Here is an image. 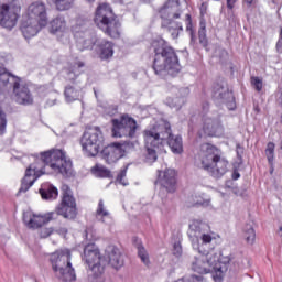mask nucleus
<instances>
[{
  "label": "nucleus",
  "mask_w": 282,
  "mask_h": 282,
  "mask_svg": "<svg viewBox=\"0 0 282 282\" xmlns=\"http://www.w3.org/2000/svg\"><path fill=\"white\" fill-rule=\"evenodd\" d=\"M21 17V0H11L9 3L0 6V25L7 30H12L17 26Z\"/></svg>",
  "instance_id": "nucleus-9"
},
{
  "label": "nucleus",
  "mask_w": 282,
  "mask_h": 282,
  "mask_svg": "<svg viewBox=\"0 0 282 282\" xmlns=\"http://www.w3.org/2000/svg\"><path fill=\"white\" fill-rule=\"evenodd\" d=\"M127 171H129V165L123 166L117 175V182L123 186H127V183L123 182V180L127 177Z\"/></svg>",
  "instance_id": "nucleus-39"
},
{
  "label": "nucleus",
  "mask_w": 282,
  "mask_h": 282,
  "mask_svg": "<svg viewBox=\"0 0 282 282\" xmlns=\"http://www.w3.org/2000/svg\"><path fill=\"white\" fill-rule=\"evenodd\" d=\"M91 173L97 175L98 177H110L111 171L107 169L105 165L96 164L91 167Z\"/></svg>",
  "instance_id": "nucleus-33"
},
{
  "label": "nucleus",
  "mask_w": 282,
  "mask_h": 282,
  "mask_svg": "<svg viewBox=\"0 0 282 282\" xmlns=\"http://www.w3.org/2000/svg\"><path fill=\"white\" fill-rule=\"evenodd\" d=\"M22 19H26L33 21L34 23H39L42 28H45L48 23L47 19V7L45 3L41 1L32 2Z\"/></svg>",
  "instance_id": "nucleus-14"
},
{
  "label": "nucleus",
  "mask_w": 282,
  "mask_h": 282,
  "mask_svg": "<svg viewBox=\"0 0 282 282\" xmlns=\"http://www.w3.org/2000/svg\"><path fill=\"white\" fill-rule=\"evenodd\" d=\"M235 3H237V0H227V8L232 10V8H235Z\"/></svg>",
  "instance_id": "nucleus-51"
},
{
  "label": "nucleus",
  "mask_w": 282,
  "mask_h": 282,
  "mask_svg": "<svg viewBox=\"0 0 282 282\" xmlns=\"http://www.w3.org/2000/svg\"><path fill=\"white\" fill-rule=\"evenodd\" d=\"M53 232H54L53 228L44 227L39 230V237L40 239H47V237L52 236Z\"/></svg>",
  "instance_id": "nucleus-40"
},
{
  "label": "nucleus",
  "mask_w": 282,
  "mask_h": 282,
  "mask_svg": "<svg viewBox=\"0 0 282 282\" xmlns=\"http://www.w3.org/2000/svg\"><path fill=\"white\" fill-rule=\"evenodd\" d=\"M82 147L88 158H96L100 153V144L98 142H85Z\"/></svg>",
  "instance_id": "nucleus-30"
},
{
  "label": "nucleus",
  "mask_w": 282,
  "mask_h": 282,
  "mask_svg": "<svg viewBox=\"0 0 282 282\" xmlns=\"http://www.w3.org/2000/svg\"><path fill=\"white\" fill-rule=\"evenodd\" d=\"M102 131L99 127H86L82 142H102Z\"/></svg>",
  "instance_id": "nucleus-22"
},
{
  "label": "nucleus",
  "mask_w": 282,
  "mask_h": 282,
  "mask_svg": "<svg viewBox=\"0 0 282 282\" xmlns=\"http://www.w3.org/2000/svg\"><path fill=\"white\" fill-rule=\"evenodd\" d=\"M174 257H182V243L175 242L173 247Z\"/></svg>",
  "instance_id": "nucleus-46"
},
{
  "label": "nucleus",
  "mask_w": 282,
  "mask_h": 282,
  "mask_svg": "<svg viewBox=\"0 0 282 282\" xmlns=\"http://www.w3.org/2000/svg\"><path fill=\"white\" fill-rule=\"evenodd\" d=\"M144 2H149V1H151V0H143Z\"/></svg>",
  "instance_id": "nucleus-58"
},
{
  "label": "nucleus",
  "mask_w": 282,
  "mask_h": 282,
  "mask_svg": "<svg viewBox=\"0 0 282 282\" xmlns=\"http://www.w3.org/2000/svg\"><path fill=\"white\" fill-rule=\"evenodd\" d=\"M52 269L56 276L64 282L76 279V271L72 268V253L69 251H56L51 256Z\"/></svg>",
  "instance_id": "nucleus-7"
},
{
  "label": "nucleus",
  "mask_w": 282,
  "mask_h": 282,
  "mask_svg": "<svg viewBox=\"0 0 282 282\" xmlns=\"http://www.w3.org/2000/svg\"><path fill=\"white\" fill-rule=\"evenodd\" d=\"M251 85L254 86V89H257V91H261L263 89V82L259 77H252Z\"/></svg>",
  "instance_id": "nucleus-43"
},
{
  "label": "nucleus",
  "mask_w": 282,
  "mask_h": 282,
  "mask_svg": "<svg viewBox=\"0 0 282 282\" xmlns=\"http://www.w3.org/2000/svg\"><path fill=\"white\" fill-rule=\"evenodd\" d=\"M45 166H50L53 173L63 177H72L74 175V164L72 159L67 158V153L61 149H51L40 153V158L31 163L21 180L19 193H28L29 188L34 186L39 177L45 175Z\"/></svg>",
  "instance_id": "nucleus-2"
},
{
  "label": "nucleus",
  "mask_w": 282,
  "mask_h": 282,
  "mask_svg": "<svg viewBox=\"0 0 282 282\" xmlns=\"http://www.w3.org/2000/svg\"><path fill=\"white\" fill-rule=\"evenodd\" d=\"M142 263L145 268H151V259H149V252L145 250L142 251Z\"/></svg>",
  "instance_id": "nucleus-45"
},
{
  "label": "nucleus",
  "mask_w": 282,
  "mask_h": 282,
  "mask_svg": "<svg viewBox=\"0 0 282 282\" xmlns=\"http://www.w3.org/2000/svg\"><path fill=\"white\" fill-rule=\"evenodd\" d=\"M132 245L137 247L138 257L142 259V240L138 236H134L132 237Z\"/></svg>",
  "instance_id": "nucleus-41"
},
{
  "label": "nucleus",
  "mask_w": 282,
  "mask_h": 282,
  "mask_svg": "<svg viewBox=\"0 0 282 282\" xmlns=\"http://www.w3.org/2000/svg\"><path fill=\"white\" fill-rule=\"evenodd\" d=\"M167 145L175 155H182L184 153V145L182 142H169Z\"/></svg>",
  "instance_id": "nucleus-36"
},
{
  "label": "nucleus",
  "mask_w": 282,
  "mask_h": 282,
  "mask_svg": "<svg viewBox=\"0 0 282 282\" xmlns=\"http://www.w3.org/2000/svg\"><path fill=\"white\" fill-rule=\"evenodd\" d=\"M43 28L45 26H41L39 22H34V20L22 18L20 30L24 39H32V36H36V34H39Z\"/></svg>",
  "instance_id": "nucleus-19"
},
{
  "label": "nucleus",
  "mask_w": 282,
  "mask_h": 282,
  "mask_svg": "<svg viewBox=\"0 0 282 282\" xmlns=\"http://www.w3.org/2000/svg\"><path fill=\"white\" fill-rule=\"evenodd\" d=\"M158 145L153 143H149L147 145V155H145V162L148 164H153L155 160H158Z\"/></svg>",
  "instance_id": "nucleus-32"
},
{
  "label": "nucleus",
  "mask_w": 282,
  "mask_h": 282,
  "mask_svg": "<svg viewBox=\"0 0 282 282\" xmlns=\"http://www.w3.org/2000/svg\"><path fill=\"white\" fill-rule=\"evenodd\" d=\"M56 219V213L50 212L44 215H33L29 220H25L28 228H33L36 230L45 224H50V221H54Z\"/></svg>",
  "instance_id": "nucleus-17"
},
{
  "label": "nucleus",
  "mask_w": 282,
  "mask_h": 282,
  "mask_svg": "<svg viewBox=\"0 0 282 282\" xmlns=\"http://www.w3.org/2000/svg\"><path fill=\"white\" fill-rule=\"evenodd\" d=\"M204 276L202 275H192L189 280L180 279L176 282H203Z\"/></svg>",
  "instance_id": "nucleus-44"
},
{
  "label": "nucleus",
  "mask_w": 282,
  "mask_h": 282,
  "mask_svg": "<svg viewBox=\"0 0 282 282\" xmlns=\"http://www.w3.org/2000/svg\"><path fill=\"white\" fill-rule=\"evenodd\" d=\"M63 232H64L65 235H67V229H63Z\"/></svg>",
  "instance_id": "nucleus-57"
},
{
  "label": "nucleus",
  "mask_w": 282,
  "mask_h": 282,
  "mask_svg": "<svg viewBox=\"0 0 282 282\" xmlns=\"http://www.w3.org/2000/svg\"><path fill=\"white\" fill-rule=\"evenodd\" d=\"M84 259L93 272L94 279L102 276L105 267L100 263L102 256L96 243H88L84 248Z\"/></svg>",
  "instance_id": "nucleus-12"
},
{
  "label": "nucleus",
  "mask_w": 282,
  "mask_h": 282,
  "mask_svg": "<svg viewBox=\"0 0 282 282\" xmlns=\"http://www.w3.org/2000/svg\"><path fill=\"white\" fill-rule=\"evenodd\" d=\"M265 155L270 164H272V162H274V143L273 142L268 143Z\"/></svg>",
  "instance_id": "nucleus-38"
},
{
  "label": "nucleus",
  "mask_w": 282,
  "mask_h": 282,
  "mask_svg": "<svg viewBox=\"0 0 282 282\" xmlns=\"http://www.w3.org/2000/svg\"><path fill=\"white\" fill-rule=\"evenodd\" d=\"M95 217L102 224H105L107 219H111V213L107 210V207L105 206V200L100 199L98 202V206L95 212Z\"/></svg>",
  "instance_id": "nucleus-28"
},
{
  "label": "nucleus",
  "mask_w": 282,
  "mask_h": 282,
  "mask_svg": "<svg viewBox=\"0 0 282 282\" xmlns=\"http://www.w3.org/2000/svg\"><path fill=\"white\" fill-rule=\"evenodd\" d=\"M152 47L154 50V62L153 69L155 74H170V76H175L180 74L182 66L180 65V59L175 50L171 47L166 41L160 39L153 42Z\"/></svg>",
  "instance_id": "nucleus-4"
},
{
  "label": "nucleus",
  "mask_w": 282,
  "mask_h": 282,
  "mask_svg": "<svg viewBox=\"0 0 282 282\" xmlns=\"http://www.w3.org/2000/svg\"><path fill=\"white\" fill-rule=\"evenodd\" d=\"M55 219L59 215L64 219L73 221L78 217V206L76 205V198L72 194V188L64 185L62 187V199L55 208Z\"/></svg>",
  "instance_id": "nucleus-8"
},
{
  "label": "nucleus",
  "mask_w": 282,
  "mask_h": 282,
  "mask_svg": "<svg viewBox=\"0 0 282 282\" xmlns=\"http://www.w3.org/2000/svg\"><path fill=\"white\" fill-rule=\"evenodd\" d=\"M134 149V142L110 143L101 150V155L106 164H116L118 160H122L124 155L131 153Z\"/></svg>",
  "instance_id": "nucleus-10"
},
{
  "label": "nucleus",
  "mask_w": 282,
  "mask_h": 282,
  "mask_svg": "<svg viewBox=\"0 0 282 282\" xmlns=\"http://www.w3.org/2000/svg\"><path fill=\"white\" fill-rule=\"evenodd\" d=\"M203 131L205 135H209V138H219V135L224 133V127L219 120L207 118L204 121Z\"/></svg>",
  "instance_id": "nucleus-18"
},
{
  "label": "nucleus",
  "mask_w": 282,
  "mask_h": 282,
  "mask_svg": "<svg viewBox=\"0 0 282 282\" xmlns=\"http://www.w3.org/2000/svg\"><path fill=\"white\" fill-rule=\"evenodd\" d=\"M185 19H186V22H187V32H189L192 39H193V25L191 24V14H185Z\"/></svg>",
  "instance_id": "nucleus-49"
},
{
  "label": "nucleus",
  "mask_w": 282,
  "mask_h": 282,
  "mask_svg": "<svg viewBox=\"0 0 282 282\" xmlns=\"http://www.w3.org/2000/svg\"><path fill=\"white\" fill-rule=\"evenodd\" d=\"M74 67H78L80 69V67H85V63L84 62H76L74 64Z\"/></svg>",
  "instance_id": "nucleus-53"
},
{
  "label": "nucleus",
  "mask_w": 282,
  "mask_h": 282,
  "mask_svg": "<svg viewBox=\"0 0 282 282\" xmlns=\"http://www.w3.org/2000/svg\"><path fill=\"white\" fill-rule=\"evenodd\" d=\"M198 39L202 45H207L208 40L206 39V26L202 25L200 30L198 31Z\"/></svg>",
  "instance_id": "nucleus-42"
},
{
  "label": "nucleus",
  "mask_w": 282,
  "mask_h": 282,
  "mask_svg": "<svg viewBox=\"0 0 282 282\" xmlns=\"http://www.w3.org/2000/svg\"><path fill=\"white\" fill-rule=\"evenodd\" d=\"M215 98H219L220 100L227 101L228 109L232 110L235 109V97L232 96V93L228 91V88L220 86L214 91Z\"/></svg>",
  "instance_id": "nucleus-23"
},
{
  "label": "nucleus",
  "mask_w": 282,
  "mask_h": 282,
  "mask_svg": "<svg viewBox=\"0 0 282 282\" xmlns=\"http://www.w3.org/2000/svg\"><path fill=\"white\" fill-rule=\"evenodd\" d=\"M66 102H75L80 98V91L76 90L73 86H66L64 90Z\"/></svg>",
  "instance_id": "nucleus-31"
},
{
  "label": "nucleus",
  "mask_w": 282,
  "mask_h": 282,
  "mask_svg": "<svg viewBox=\"0 0 282 282\" xmlns=\"http://www.w3.org/2000/svg\"><path fill=\"white\" fill-rule=\"evenodd\" d=\"M165 104L169 107H174L175 109H181L182 105H184V98L182 97H167Z\"/></svg>",
  "instance_id": "nucleus-34"
},
{
  "label": "nucleus",
  "mask_w": 282,
  "mask_h": 282,
  "mask_svg": "<svg viewBox=\"0 0 282 282\" xmlns=\"http://www.w3.org/2000/svg\"><path fill=\"white\" fill-rule=\"evenodd\" d=\"M200 12H202V13L206 12V3H203V4H202Z\"/></svg>",
  "instance_id": "nucleus-54"
},
{
  "label": "nucleus",
  "mask_w": 282,
  "mask_h": 282,
  "mask_svg": "<svg viewBox=\"0 0 282 282\" xmlns=\"http://www.w3.org/2000/svg\"><path fill=\"white\" fill-rule=\"evenodd\" d=\"M210 226L202 220H192L188 229V237L191 239L194 250L198 254L194 256L191 260V270L197 274H213L216 282H221L228 265L221 262V253L212 250L206 253L204 246L213 242V236L208 234Z\"/></svg>",
  "instance_id": "nucleus-1"
},
{
  "label": "nucleus",
  "mask_w": 282,
  "mask_h": 282,
  "mask_svg": "<svg viewBox=\"0 0 282 282\" xmlns=\"http://www.w3.org/2000/svg\"><path fill=\"white\" fill-rule=\"evenodd\" d=\"M109 264L111 268H115V270H119V268H122L124 265V258L122 257V253H120V249L113 248L111 252L108 254Z\"/></svg>",
  "instance_id": "nucleus-26"
},
{
  "label": "nucleus",
  "mask_w": 282,
  "mask_h": 282,
  "mask_svg": "<svg viewBox=\"0 0 282 282\" xmlns=\"http://www.w3.org/2000/svg\"><path fill=\"white\" fill-rule=\"evenodd\" d=\"M245 239L249 246H252L254 243V239H257V234L254 232V229L252 226H247L245 230Z\"/></svg>",
  "instance_id": "nucleus-35"
},
{
  "label": "nucleus",
  "mask_w": 282,
  "mask_h": 282,
  "mask_svg": "<svg viewBox=\"0 0 282 282\" xmlns=\"http://www.w3.org/2000/svg\"><path fill=\"white\" fill-rule=\"evenodd\" d=\"M10 80L14 86L17 80H21V78L12 75L6 67H0V87H8L10 85Z\"/></svg>",
  "instance_id": "nucleus-27"
},
{
  "label": "nucleus",
  "mask_w": 282,
  "mask_h": 282,
  "mask_svg": "<svg viewBox=\"0 0 282 282\" xmlns=\"http://www.w3.org/2000/svg\"><path fill=\"white\" fill-rule=\"evenodd\" d=\"M39 193L42 199H56L58 197V188L50 183L42 184Z\"/></svg>",
  "instance_id": "nucleus-25"
},
{
  "label": "nucleus",
  "mask_w": 282,
  "mask_h": 282,
  "mask_svg": "<svg viewBox=\"0 0 282 282\" xmlns=\"http://www.w3.org/2000/svg\"><path fill=\"white\" fill-rule=\"evenodd\" d=\"M51 34H65L67 32V22L63 17H56L50 22Z\"/></svg>",
  "instance_id": "nucleus-24"
},
{
  "label": "nucleus",
  "mask_w": 282,
  "mask_h": 282,
  "mask_svg": "<svg viewBox=\"0 0 282 282\" xmlns=\"http://www.w3.org/2000/svg\"><path fill=\"white\" fill-rule=\"evenodd\" d=\"M94 23L109 39H120L122 34V23L108 3H101L97 7Z\"/></svg>",
  "instance_id": "nucleus-6"
},
{
  "label": "nucleus",
  "mask_w": 282,
  "mask_h": 282,
  "mask_svg": "<svg viewBox=\"0 0 282 282\" xmlns=\"http://www.w3.org/2000/svg\"><path fill=\"white\" fill-rule=\"evenodd\" d=\"M159 15L162 28L170 32L172 39H177L184 32V7L180 0H167L159 10Z\"/></svg>",
  "instance_id": "nucleus-5"
},
{
  "label": "nucleus",
  "mask_w": 282,
  "mask_h": 282,
  "mask_svg": "<svg viewBox=\"0 0 282 282\" xmlns=\"http://www.w3.org/2000/svg\"><path fill=\"white\" fill-rule=\"evenodd\" d=\"M13 91L15 94V101L18 105H23L24 107L34 105V97L32 96L30 88L25 85L21 86V79H15Z\"/></svg>",
  "instance_id": "nucleus-15"
},
{
  "label": "nucleus",
  "mask_w": 282,
  "mask_h": 282,
  "mask_svg": "<svg viewBox=\"0 0 282 282\" xmlns=\"http://www.w3.org/2000/svg\"><path fill=\"white\" fill-rule=\"evenodd\" d=\"M280 230H282V227H280Z\"/></svg>",
  "instance_id": "nucleus-59"
},
{
  "label": "nucleus",
  "mask_w": 282,
  "mask_h": 282,
  "mask_svg": "<svg viewBox=\"0 0 282 282\" xmlns=\"http://www.w3.org/2000/svg\"><path fill=\"white\" fill-rule=\"evenodd\" d=\"M6 124H7L6 115L0 110V132L6 129Z\"/></svg>",
  "instance_id": "nucleus-50"
},
{
  "label": "nucleus",
  "mask_w": 282,
  "mask_h": 282,
  "mask_svg": "<svg viewBox=\"0 0 282 282\" xmlns=\"http://www.w3.org/2000/svg\"><path fill=\"white\" fill-rule=\"evenodd\" d=\"M196 164L203 171H207L212 177H216V180L224 177L228 173V159L224 156L221 150L209 142L200 145V153Z\"/></svg>",
  "instance_id": "nucleus-3"
},
{
  "label": "nucleus",
  "mask_w": 282,
  "mask_h": 282,
  "mask_svg": "<svg viewBox=\"0 0 282 282\" xmlns=\"http://www.w3.org/2000/svg\"><path fill=\"white\" fill-rule=\"evenodd\" d=\"M240 175L239 173H234V180H239Z\"/></svg>",
  "instance_id": "nucleus-56"
},
{
  "label": "nucleus",
  "mask_w": 282,
  "mask_h": 282,
  "mask_svg": "<svg viewBox=\"0 0 282 282\" xmlns=\"http://www.w3.org/2000/svg\"><path fill=\"white\" fill-rule=\"evenodd\" d=\"M96 52L101 61H109L113 57V42L101 40L97 43Z\"/></svg>",
  "instance_id": "nucleus-21"
},
{
  "label": "nucleus",
  "mask_w": 282,
  "mask_h": 282,
  "mask_svg": "<svg viewBox=\"0 0 282 282\" xmlns=\"http://www.w3.org/2000/svg\"><path fill=\"white\" fill-rule=\"evenodd\" d=\"M112 138H133L138 129V123L129 115H123L120 119H112Z\"/></svg>",
  "instance_id": "nucleus-11"
},
{
  "label": "nucleus",
  "mask_w": 282,
  "mask_h": 282,
  "mask_svg": "<svg viewBox=\"0 0 282 282\" xmlns=\"http://www.w3.org/2000/svg\"><path fill=\"white\" fill-rule=\"evenodd\" d=\"M195 204L197 206H204L205 208H207V206H210V198H198Z\"/></svg>",
  "instance_id": "nucleus-47"
},
{
  "label": "nucleus",
  "mask_w": 282,
  "mask_h": 282,
  "mask_svg": "<svg viewBox=\"0 0 282 282\" xmlns=\"http://www.w3.org/2000/svg\"><path fill=\"white\" fill-rule=\"evenodd\" d=\"M158 182L167 193H175V170L167 169L164 172H160Z\"/></svg>",
  "instance_id": "nucleus-16"
},
{
  "label": "nucleus",
  "mask_w": 282,
  "mask_h": 282,
  "mask_svg": "<svg viewBox=\"0 0 282 282\" xmlns=\"http://www.w3.org/2000/svg\"><path fill=\"white\" fill-rule=\"evenodd\" d=\"M88 1H94V0H88Z\"/></svg>",
  "instance_id": "nucleus-60"
},
{
  "label": "nucleus",
  "mask_w": 282,
  "mask_h": 282,
  "mask_svg": "<svg viewBox=\"0 0 282 282\" xmlns=\"http://www.w3.org/2000/svg\"><path fill=\"white\" fill-rule=\"evenodd\" d=\"M276 50H282V29L280 31V40L276 43Z\"/></svg>",
  "instance_id": "nucleus-52"
},
{
  "label": "nucleus",
  "mask_w": 282,
  "mask_h": 282,
  "mask_svg": "<svg viewBox=\"0 0 282 282\" xmlns=\"http://www.w3.org/2000/svg\"><path fill=\"white\" fill-rule=\"evenodd\" d=\"M75 39L80 52H84V50H94V45H96V39L89 32L78 31L75 33Z\"/></svg>",
  "instance_id": "nucleus-20"
},
{
  "label": "nucleus",
  "mask_w": 282,
  "mask_h": 282,
  "mask_svg": "<svg viewBox=\"0 0 282 282\" xmlns=\"http://www.w3.org/2000/svg\"><path fill=\"white\" fill-rule=\"evenodd\" d=\"M145 138L148 140H166L167 142H182V137H174L171 133V124L164 120L156 121L150 130H145Z\"/></svg>",
  "instance_id": "nucleus-13"
},
{
  "label": "nucleus",
  "mask_w": 282,
  "mask_h": 282,
  "mask_svg": "<svg viewBox=\"0 0 282 282\" xmlns=\"http://www.w3.org/2000/svg\"><path fill=\"white\" fill-rule=\"evenodd\" d=\"M236 153L239 160V164H242L243 160L241 159V155H243V147H241L240 143H238L236 147Z\"/></svg>",
  "instance_id": "nucleus-48"
},
{
  "label": "nucleus",
  "mask_w": 282,
  "mask_h": 282,
  "mask_svg": "<svg viewBox=\"0 0 282 282\" xmlns=\"http://www.w3.org/2000/svg\"><path fill=\"white\" fill-rule=\"evenodd\" d=\"M85 235L88 241H98V235L96 234V229H94V227H87Z\"/></svg>",
  "instance_id": "nucleus-37"
},
{
  "label": "nucleus",
  "mask_w": 282,
  "mask_h": 282,
  "mask_svg": "<svg viewBox=\"0 0 282 282\" xmlns=\"http://www.w3.org/2000/svg\"><path fill=\"white\" fill-rule=\"evenodd\" d=\"M51 1L55 6V10L58 12H66L67 10H72L74 8V3L76 0H47Z\"/></svg>",
  "instance_id": "nucleus-29"
},
{
  "label": "nucleus",
  "mask_w": 282,
  "mask_h": 282,
  "mask_svg": "<svg viewBox=\"0 0 282 282\" xmlns=\"http://www.w3.org/2000/svg\"><path fill=\"white\" fill-rule=\"evenodd\" d=\"M248 6H252L254 3V0H245Z\"/></svg>",
  "instance_id": "nucleus-55"
}]
</instances>
